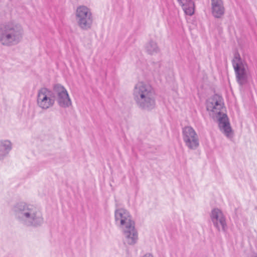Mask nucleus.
<instances>
[{
    "instance_id": "f257e3e1",
    "label": "nucleus",
    "mask_w": 257,
    "mask_h": 257,
    "mask_svg": "<svg viewBox=\"0 0 257 257\" xmlns=\"http://www.w3.org/2000/svg\"><path fill=\"white\" fill-rule=\"evenodd\" d=\"M223 103L221 97L213 95L208 99L206 102L207 110L213 118L218 119V125L221 132L228 138H231L233 132L228 117L223 112Z\"/></svg>"
},
{
    "instance_id": "f03ea898",
    "label": "nucleus",
    "mask_w": 257,
    "mask_h": 257,
    "mask_svg": "<svg viewBox=\"0 0 257 257\" xmlns=\"http://www.w3.org/2000/svg\"><path fill=\"white\" fill-rule=\"evenodd\" d=\"M133 95L138 106L140 109L149 111L156 108V93L149 84L143 82L138 83L135 87Z\"/></svg>"
},
{
    "instance_id": "7ed1b4c3",
    "label": "nucleus",
    "mask_w": 257,
    "mask_h": 257,
    "mask_svg": "<svg viewBox=\"0 0 257 257\" xmlns=\"http://www.w3.org/2000/svg\"><path fill=\"white\" fill-rule=\"evenodd\" d=\"M232 64L238 83L241 86L246 84L250 75L246 61L238 54H235L232 60Z\"/></svg>"
},
{
    "instance_id": "20e7f679",
    "label": "nucleus",
    "mask_w": 257,
    "mask_h": 257,
    "mask_svg": "<svg viewBox=\"0 0 257 257\" xmlns=\"http://www.w3.org/2000/svg\"><path fill=\"white\" fill-rule=\"evenodd\" d=\"M182 139L185 146L189 150H195L199 146V139L195 130L190 126L182 128Z\"/></svg>"
},
{
    "instance_id": "39448f33",
    "label": "nucleus",
    "mask_w": 257,
    "mask_h": 257,
    "mask_svg": "<svg viewBox=\"0 0 257 257\" xmlns=\"http://www.w3.org/2000/svg\"><path fill=\"white\" fill-rule=\"evenodd\" d=\"M210 218L213 226L218 231H224L226 229V218L221 210L218 208L212 209L210 213Z\"/></svg>"
},
{
    "instance_id": "423d86ee",
    "label": "nucleus",
    "mask_w": 257,
    "mask_h": 257,
    "mask_svg": "<svg viewBox=\"0 0 257 257\" xmlns=\"http://www.w3.org/2000/svg\"><path fill=\"white\" fill-rule=\"evenodd\" d=\"M76 15L80 27L82 28L89 27L91 22V13L86 7H79L77 9Z\"/></svg>"
},
{
    "instance_id": "0eeeda50",
    "label": "nucleus",
    "mask_w": 257,
    "mask_h": 257,
    "mask_svg": "<svg viewBox=\"0 0 257 257\" xmlns=\"http://www.w3.org/2000/svg\"><path fill=\"white\" fill-rule=\"evenodd\" d=\"M51 92L46 88H42L38 94L37 103L43 109H47L54 104Z\"/></svg>"
},
{
    "instance_id": "6e6552de",
    "label": "nucleus",
    "mask_w": 257,
    "mask_h": 257,
    "mask_svg": "<svg viewBox=\"0 0 257 257\" xmlns=\"http://www.w3.org/2000/svg\"><path fill=\"white\" fill-rule=\"evenodd\" d=\"M54 91L58 96V102L60 105L66 107L71 105V102L68 94L63 86L56 85L54 87Z\"/></svg>"
},
{
    "instance_id": "1a4fd4ad",
    "label": "nucleus",
    "mask_w": 257,
    "mask_h": 257,
    "mask_svg": "<svg viewBox=\"0 0 257 257\" xmlns=\"http://www.w3.org/2000/svg\"><path fill=\"white\" fill-rule=\"evenodd\" d=\"M212 14L216 18H221L224 14L225 8L222 0H211Z\"/></svg>"
},
{
    "instance_id": "9d476101",
    "label": "nucleus",
    "mask_w": 257,
    "mask_h": 257,
    "mask_svg": "<svg viewBox=\"0 0 257 257\" xmlns=\"http://www.w3.org/2000/svg\"><path fill=\"white\" fill-rule=\"evenodd\" d=\"M15 31L9 26L5 27L1 40L4 45H7L14 40Z\"/></svg>"
},
{
    "instance_id": "9b49d317",
    "label": "nucleus",
    "mask_w": 257,
    "mask_h": 257,
    "mask_svg": "<svg viewBox=\"0 0 257 257\" xmlns=\"http://www.w3.org/2000/svg\"><path fill=\"white\" fill-rule=\"evenodd\" d=\"M185 14L191 16L194 14L195 4L192 0H178Z\"/></svg>"
},
{
    "instance_id": "f8f14e48",
    "label": "nucleus",
    "mask_w": 257,
    "mask_h": 257,
    "mask_svg": "<svg viewBox=\"0 0 257 257\" xmlns=\"http://www.w3.org/2000/svg\"><path fill=\"white\" fill-rule=\"evenodd\" d=\"M139 240V233L135 222L130 220V245L136 244Z\"/></svg>"
},
{
    "instance_id": "ddd939ff",
    "label": "nucleus",
    "mask_w": 257,
    "mask_h": 257,
    "mask_svg": "<svg viewBox=\"0 0 257 257\" xmlns=\"http://www.w3.org/2000/svg\"><path fill=\"white\" fill-rule=\"evenodd\" d=\"M145 48L147 53L150 55L156 54L160 51L157 43L153 40L149 41L146 44Z\"/></svg>"
},
{
    "instance_id": "4468645a",
    "label": "nucleus",
    "mask_w": 257,
    "mask_h": 257,
    "mask_svg": "<svg viewBox=\"0 0 257 257\" xmlns=\"http://www.w3.org/2000/svg\"><path fill=\"white\" fill-rule=\"evenodd\" d=\"M115 215L116 219L120 220L121 225H124L127 217V212L122 209H119L115 212Z\"/></svg>"
},
{
    "instance_id": "2eb2a0df",
    "label": "nucleus",
    "mask_w": 257,
    "mask_h": 257,
    "mask_svg": "<svg viewBox=\"0 0 257 257\" xmlns=\"http://www.w3.org/2000/svg\"><path fill=\"white\" fill-rule=\"evenodd\" d=\"M142 257H154V256L151 253H148L144 254Z\"/></svg>"
},
{
    "instance_id": "dca6fc26",
    "label": "nucleus",
    "mask_w": 257,
    "mask_h": 257,
    "mask_svg": "<svg viewBox=\"0 0 257 257\" xmlns=\"http://www.w3.org/2000/svg\"><path fill=\"white\" fill-rule=\"evenodd\" d=\"M5 143H6V145H7L8 147H9L10 145V143L8 141H6Z\"/></svg>"
},
{
    "instance_id": "f3484780",
    "label": "nucleus",
    "mask_w": 257,
    "mask_h": 257,
    "mask_svg": "<svg viewBox=\"0 0 257 257\" xmlns=\"http://www.w3.org/2000/svg\"><path fill=\"white\" fill-rule=\"evenodd\" d=\"M26 217H29V214L26 213Z\"/></svg>"
}]
</instances>
